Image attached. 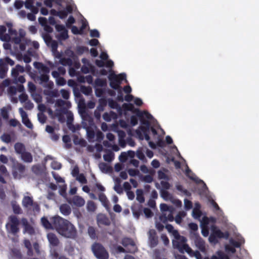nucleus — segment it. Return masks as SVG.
<instances>
[{"mask_svg":"<svg viewBox=\"0 0 259 259\" xmlns=\"http://www.w3.org/2000/svg\"><path fill=\"white\" fill-rule=\"evenodd\" d=\"M53 225L57 232L67 238H75L77 231L75 227L68 220L59 216L53 218Z\"/></svg>","mask_w":259,"mask_h":259,"instance_id":"1","label":"nucleus"},{"mask_svg":"<svg viewBox=\"0 0 259 259\" xmlns=\"http://www.w3.org/2000/svg\"><path fill=\"white\" fill-rule=\"evenodd\" d=\"M165 228L169 233H171L174 237V239L172 240V246L174 248L178 249L181 253L186 251L190 254L193 251L189 246L186 244L187 241L186 238L180 235L178 231L175 230L171 225L166 224Z\"/></svg>","mask_w":259,"mask_h":259,"instance_id":"2","label":"nucleus"},{"mask_svg":"<svg viewBox=\"0 0 259 259\" xmlns=\"http://www.w3.org/2000/svg\"><path fill=\"white\" fill-rule=\"evenodd\" d=\"M137 113L136 115L139 118L140 122L142 125L140 126V129L143 134L148 133L149 132L150 123V122L144 118L150 119L152 117L151 115L147 111L142 112L139 109H136Z\"/></svg>","mask_w":259,"mask_h":259,"instance_id":"3","label":"nucleus"},{"mask_svg":"<svg viewBox=\"0 0 259 259\" xmlns=\"http://www.w3.org/2000/svg\"><path fill=\"white\" fill-rule=\"evenodd\" d=\"M20 221L15 215H11L8 218V222L6 225V228L8 233L15 236L20 231Z\"/></svg>","mask_w":259,"mask_h":259,"instance_id":"4","label":"nucleus"},{"mask_svg":"<svg viewBox=\"0 0 259 259\" xmlns=\"http://www.w3.org/2000/svg\"><path fill=\"white\" fill-rule=\"evenodd\" d=\"M49 74V73L42 72L39 76L32 74L31 75V77L35 82L38 83L44 87L51 89L54 84L52 81H49L50 76Z\"/></svg>","mask_w":259,"mask_h":259,"instance_id":"5","label":"nucleus"},{"mask_svg":"<svg viewBox=\"0 0 259 259\" xmlns=\"http://www.w3.org/2000/svg\"><path fill=\"white\" fill-rule=\"evenodd\" d=\"M92 250L98 259H108L109 253L101 243H94L92 246Z\"/></svg>","mask_w":259,"mask_h":259,"instance_id":"6","label":"nucleus"},{"mask_svg":"<svg viewBox=\"0 0 259 259\" xmlns=\"http://www.w3.org/2000/svg\"><path fill=\"white\" fill-rule=\"evenodd\" d=\"M14 61L9 57L0 59V78H4L8 71V65L13 66Z\"/></svg>","mask_w":259,"mask_h":259,"instance_id":"7","label":"nucleus"},{"mask_svg":"<svg viewBox=\"0 0 259 259\" xmlns=\"http://www.w3.org/2000/svg\"><path fill=\"white\" fill-rule=\"evenodd\" d=\"M190 239L193 240L196 246L202 252L205 251V244L204 241L199 236L198 233H193Z\"/></svg>","mask_w":259,"mask_h":259,"instance_id":"8","label":"nucleus"},{"mask_svg":"<svg viewBox=\"0 0 259 259\" xmlns=\"http://www.w3.org/2000/svg\"><path fill=\"white\" fill-rule=\"evenodd\" d=\"M42 37L47 46L51 47L52 52H57L58 46L57 41L53 40L51 36L48 33H42Z\"/></svg>","mask_w":259,"mask_h":259,"instance_id":"9","label":"nucleus"},{"mask_svg":"<svg viewBox=\"0 0 259 259\" xmlns=\"http://www.w3.org/2000/svg\"><path fill=\"white\" fill-rule=\"evenodd\" d=\"M25 170V166L18 162L14 163L13 165L12 174L15 178H20Z\"/></svg>","mask_w":259,"mask_h":259,"instance_id":"10","label":"nucleus"},{"mask_svg":"<svg viewBox=\"0 0 259 259\" xmlns=\"http://www.w3.org/2000/svg\"><path fill=\"white\" fill-rule=\"evenodd\" d=\"M108 79L110 81V86L114 90H119L121 89L120 82L116 76V74L113 71H111L109 75Z\"/></svg>","mask_w":259,"mask_h":259,"instance_id":"11","label":"nucleus"},{"mask_svg":"<svg viewBox=\"0 0 259 259\" xmlns=\"http://www.w3.org/2000/svg\"><path fill=\"white\" fill-rule=\"evenodd\" d=\"M185 174L190 180L193 181L196 184H202L203 188H206L207 186L206 184L201 179L197 177L192 172L191 170L187 165V169L186 170Z\"/></svg>","mask_w":259,"mask_h":259,"instance_id":"12","label":"nucleus"},{"mask_svg":"<svg viewBox=\"0 0 259 259\" xmlns=\"http://www.w3.org/2000/svg\"><path fill=\"white\" fill-rule=\"evenodd\" d=\"M67 202L71 205L77 207H81L85 204L84 199L78 195L74 196L72 198L68 199Z\"/></svg>","mask_w":259,"mask_h":259,"instance_id":"13","label":"nucleus"},{"mask_svg":"<svg viewBox=\"0 0 259 259\" xmlns=\"http://www.w3.org/2000/svg\"><path fill=\"white\" fill-rule=\"evenodd\" d=\"M149 239L151 247L156 246L158 243V237L156 235V232L155 230L151 229L149 232Z\"/></svg>","mask_w":259,"mask_h":259,"instance_id":"14","label":"nucleus"},{"mask_svg":"<svg viewBox=\"0 0 259 259\" xmlns=\"http://www.w3.org/2000/svg\"><path fill=\"white\" fill-rule=\"evenodd\" d=\"M21 222L24 227L25 232L30 235L33 234L34 233V230L33 228L29 224L26 219L22 218Z\"/></svg>","mask_w":259,"mask_h":259,"instance_id":"15","label":"nucleus"},{"mask_svg":"<svg viewBox=\"0 0 259 259\" xmlns=\"http://www.w3.org/2000/svg\"><path fill=\"white\" fill-rule=\"evenodd\" d=\"M33 0H26L25 7L27 9H29L33 14H37L38 12V9L33 5Z\"/></svg>","mask_w":259,"mask_h":259,"instance_id":"16","label":"nucleus"},{"mask_svg":"<svg viewBox=\"0 0 259 259\" xmlns=\"http://www.w3.org/2000/svg\"><path fill=\"white\" fill-rule=\"evenodd\" d=\"M33 66L35 68L40 70L43 73H50V68L42 63L34 62Z\"/></svg>","mask_w":259,"mask_h":259,"instance_id":"17","label":"nucleus"},{"mask_svg":"<svg viewBox=\"0 0 259 259\" xmlns=\"http://www.w3.org/2000/svg\"><path fill=\"white\" fill-rule=\"evenodd\" d=\"M21 159L26 163H31L33 161V156L31 153L25 151L21 154Z\"/></svg>","mask_w":259,"mask_h":259,"instance_id":"18","label":"nucleus"},{"mask_svg":"<svg viewBox=\"0 0 259 259\" xmlns=\"http://www.w3.org/2000/svg\"><path fill=\"white\" fill-rule=\"evenodd\" d=\"M33 202L32 197L27 196L23 197L22 204L24 207L28 208L32 205Z\"/></svg>","mask_w":259,"mask_h":259,"instance_id":"19","label":"nucleus"},{"mask_svg":"<svg viewBox=\"0 0 259 259\" xmlns=\"http://www.w3.org/2000/svg\"><path fill=\"white\" fill-rule=\"evenodd\" d=\"M14 149L16 153L20 155L26 151L25 145L23 143L20 142H17L15 144Z\"/></svg>","mask_w":259,"mask_h":259,"instance_id":"20","label":"nucleus"},{"mask_svg":"<svg viewBox=\"0 0 259 259\" xmlns=\"http://www.w3.org/2000/svg\"><path fill=\"white\" fill-rule=\"evenodd\" d=\"M48 238L51 245L54 246L58 245L59 241L57 236L53 233H50L48 235Z\"/></svg>","mask_w":259,"mask_h":259,"instance_id":"21","label":"nucleus"},{"mask_svg":"<svg viewBox=\"0 0 259 259\" xmlns=\"http://www.w3.org/2000/svg\"><path fill=\"white\" fill-rule=\"evenodd\" d=\"M7 30V28L4 25H0V39L3 41H8L10 39V36L5 34Z\"/></svg>","mask_w":259,"mask_h":259,"instance_id":"22","label":"nucleus"},{"mask_svg":"<svg viewBox=\"0 0 259 259\" xmlns=\"http://www.w3.org/2000/svg\"><path fill=\"white\" fill-rule=\"evenodd\" d=\"M212 232L218 238H226L227 239L229 237V234L228 232L225 233L223 232L219 229L213 230Z\"/></svg>","mask_w":259,"mask_h":259,"instance_id":"23","label":"nucleus"},{"mask_svg":"<svg viewBox=\"0 0 259 259\" xmlns=\"http://www.w3.org/2000/svg\"><path fill=\"white\" fill-rule=\"evenodd\" d=\"M11 205L13 209V212L16 214H20L22 213V210L20 205L17 203L16 201H13L11 202Z\"/></svg>","mask_w":259,"mask_h":259,"instance_id":"24","label":"nucleus"},{"mask_svg":"<svg viewBox=\"0 0 259 259\" xmlns=\"http://www.w3.org/2000/svg\"><path fill=\"white\" fill-rule=\"evenodd\" d=\"M60 210L61 213L65 215H69L71 212L70 206L66 204L61 205L60 207Z\"/></svg>","mask_w":259,"mask_h":259,"instance_id":"25","label":"nucleus"},{"mask_svg":"<svg viewBox=\"0 0 259 259\" xmlns=\"http://www.w3.org/2000/svg\"><path fill=\"white\" fill-rule=\"evenodd\" d=\"M98 223L100 224L109 226L110 222L109 219L105 215H102L98 218Z\"/></svg>","mask_w":259,"mask_h":259,"instance_id":"26","label":"nucleus"},{"mask_svg":"<svg viewBox=\"0 0 259 259\" xmlns=\"http://www.w3.org/2000/svg\"><path fill=\"white\" fill-rule=\"evenodd\" d=\"M41 222L42 226L46 229H51L53 228V224H52L48 220V219L45 217L41 219Z\"/></svg>","mask_w":259,"mask_h":259,"instance_id":"27","label":"nucleus"},{"mask_svg":"<svg viewBox=\"0 0 259 259\" xmlns=\"http://www.w3.org/2000/svg\"><path fill=\"white\" fill-rule=\"evenodd\" d=\"M62 140L65 143V147L69 149L71 147V139L69 135H66L63 136Z\"/></svg>","mask_w":259,"mask_h":259,"instance_id":"28","label":"nucleus"},{"mask_svg":"<svg viewBox=\"0 0 259 259\" xmlns=\"http://www.w3.org/2000/svg\"><path fill=\"white\" fill-rule=\"evenodd\" d=\"M132 211L133 213V215L136 219H138L140 217L141 214L143 212V207L142 205H140L138 209H136L135 208H132Z\"/></svg>","mask_w":259,"mask_h":259,"instance_id":"29","label":"nucleus"},{"mask_svg":"<svg viewBox=\"0 0 259 259\" xmlns=\"http://www.w3.org/2000/svg\"><path fill=\"white\" fill-rule=\"evenodd\" d=\"M217 254L218 256L212 255L211 259H230L229 257L222 251H218Z\"/></svg>","mask_w":259,"mask_h":259,"instance_id":"30","label":"nucleus"},{"mask_svg":"<svg viewBox=\"0 0 259 259\" xmlns=\"http://www.w3.org/2000/svg\"><path fill=\"white\" fill-rule=\"evenodd\" d=\"M137 200L140 203H143L145 201V198L143 195V191L142 189H137L136 191Z\"/></svg>","mask_w":259,"mask_h":259,"instance_id":"31","label":"nucleus"},{"mask_svg":"<svg viewBox=\"0 0 259 259\" xmlns=\"http://www.w3.org/2000/svg\"><path fill=\"white\" fill-rule=\"evenodd\" d=\"M87 208L88 211L90 212H94L97 208V206L94 201L90 200L87 202Z\"/></svg>","mask_w":259,"mask_h":259,"instance_id":"32","label":"nucleus"},{"mask_svg":"<svg viewBox=\"0 0 259 259\" xmlns=\"http://www.w3.org/2000/svg\"><path fill=\"white\" fill-rule=\"evenodd\" d=\"M88 233L91 238L96 239L97 238L96 235V231L94 227L92 226L89 227L88 229Z\"/></svg>","mask_w":259,"mask_h":259,"instance_id":"33","label":"nucleus"},{"mask_svg":"<svg viewBox=\"0 0 259 259\" xmlns=\"http://www.w3.org/2000/svg\"><path fill=\"white\" fill-rule=\"evenodd\" d=\"M121 244L124 247H126L128 245L133 246L135 245L133 240L127 237L123 238L121 240Z\"/></svg>","mask_w":259,"mask_h":259,"instance_id":"34","label":"nucleus"},{"mask_svg":"<svg viewBox=\"0 0 259 259\" xmlns=\"http://www.w3.org/2000/svg\"><path fill=\"white\" fill-rule=\"evenodd\" d=\"M123 108L125 111H132L136 114V109L135 108L134 106L131 103H124L122 105Z\"/></svg>","mask_w":259,"mask_h":259,"instance_id":"35","label":"nucleus"},{"mask_svg":"<svg viewBox=\"0 0 259 259\" xmlns=\"http://www.w3.org/2000/svg\"><path fill=\"white\" fill-rule=\"evenodd\" d=\"M189 227L190 229V238H191V235L193 233H198L197 231L198 230V225L194 223H191L189 224Z\"/></svg>","mask_w":259,"mask_h":259,"instance_id":"36","label":"nucleus"},{"mask_svg":"<svg viewBox=\"0 0 259 259\" xmlns=\"http://www.w3.org/2000/svg\"><path fill=\"white\" fill-rule=\"evenodd\" d=\"M80 91L85 95H90L92 92V88L90 87L82 85L80 87Z\"/></svg>","mask_w":259,"mask_h":259,"instance_id":"37","label":"nucleus"},{"mask_svg":"<svg viewBox=\"0 0 259 259\" xmlns=\"http://www.w3.org/2000/svg\"><path fill=\"white\" fill-rule=\"evenodd\" d=\"M99 200L102 202L104 206L106 208H108V201L105 194H100L99 196Z\"/></svg>","mask_w":259,"mask_h":259,"instance_id":"38","label":"nucleus"},{"mask_svg":"<svg viewBox=\"0 0 259 259\" xmlns=\"http://www.w3.org/2000/svg\"><path fill=\"white\" fill-rule=\"evenodd\" d=\"M73 143L75 145H80L81 146H84L85 141L82 139H79L77 136H74L73 137Z\"/></svg>","mask_w":259,"mask_h":259,"instance_id":"39","label":"nucleus"},{"mask_svg":"<svg viewBox=\"0 0 259 259\" xmlns=\"http://www.w3.org/2000/svg\"><path fill=\"white\" fill-rule=\"evenodd\" d=\"M60 63L64 65H71L72 64V60L69 58H62L60 59Z\"/></svg>","mask_w":259,"mask_h":259,"instance_id":"40","label":"nucleus"},{"mask_svg":"<svg viewBox=\"0 0 259 259\" xmlns=\"http://www.w3.org/2000/svg\"><path fill=\"white\" fill-rule=\"evenodd\" d=\"M95 84L97 86L103 87L106 85L107 82L105 79L97 78L95 80Z\"/></svg>","mask_w":259,"mask_h":259,"instance_id":"41","label":"nucleus"},{"mask_svg":"<svg viewBox=\"0 0 259 259\" xmlns=\"http://www.w3.org/2000/svg\"><path fill=\"white\" fill-rule=\"evenodd\" d=\"M23 123L28 128L32 129L33 128V124L30 121L28 116L22 119Z\"/></svg>","mask_w":259,"mask_h":259,"instance_id":"42","label":"nucleus"},{"mask_svg":"<svg viewBox=\"0 0 259 259\" xmlns=\"http://www.w3.org/2000/svg\"><path fill=\"white\" fill-rule=\"evenodd\" d=\"M33 99L37 103H39L42 101V97L40 95L37 93L31 94Z\"/></svg>","mask_w":259,"mask_h":259,"instance_id":"43","label":"nucleus"},{"mask_svg":"<svg viewBox=\"0 0 259 259\" xmlns=\"http://www.w3.org/2000/svg\"><path fill=\"white\" fill-rule=\"evenodd\" d=\"M69 37L68 30H65L63 32H60L58 38L60 40H66Z\"/></svg>","mask_w":259,"mask_h":259,"instance_id":"44","label":"nucleus"},{"mask_svg":"<svg viewBox=\"0 0 259 259\" xmlns=\"http://www.w3.org/2000/svg\"><path fill=\"white\" fill-rule=\"evenodd\" d=\"M113 154L112 152L105 154L103 155V158L105 161L111 162L113 159Z\"/></svg>","mask_w":259,"mask_h":259,"instance_id":"45","label":"nucleus"},{"mask_svg":"<svg viewBox=\"0 0 259 259\" xmlns=\"http://www.w3.org/2000/svg\"><path fill=\"white\" fill-rule=\"evenodd\" d=\"M176 188L178 191L183 193L185 195L187 196L190 195V193L187 190L184 189L182 185H177L176 186Z\"/></svg>","mask_w":259,"mask_h":259,"instance_id":"46","label":"nucleus"},{"mask_svg":"<svg viewBox=\"0 0 259 259\" xmlns=\"http://www.w3.org/2000/svg\"><path fill=\"white\" fill-rule=\"evenodd\" d=\"M1 138L3 142L6 143H9L11 141V137L10 135L7 134H3L1 136Z\"/></svg>","mask_w":259,"mask_h":259,"instance_id":"47","label":"nucleus"},{"mask_svg":"<svg viewBox=\"0 0 259 259\" xmlns=\"http://www.w3.org/2000/svg\"><path fill=\"white\" fill-rule=\"evenodd\" d=\"M38 121L41 123H45L47 120V116L42 113H38L37 114Z\"/></svg>","mask_w":259,"mask_h":259,"instance_id":"48","label":"nucleus"},{"mask_svg":"<svg viewBox=\"0 0 259 259\" xmlns=\"http://www.w3.org/2000/svg\"><path fill=\"white\" fill-rule=\"evenodd\" d=\"M143 212L147 218H151L153 215L152 211L149 208H144L143 209Z\"/></svg>","mask_w":259,"mask_h":259,"instance_id":"49","label":"nucleus"},{"mask_svg":"<svg viewBox=\"0 0 259 259\" xmlns=\"http://www.w3.org/2000/svg\"><path fill=\"white\" fill-rule=\"evenodd\" d=\"M1 114L4 119H7L9 118L8 111L6 107H3L1 109Z\"/></svg>","mask_w":259,"mask_h":259,"instance_id":"50","label":"nucleus"},{"mask_svg":"<svg viewBox=\"0 0 259 259\" xmlns=\"http://www.w3.org/2000/svg\"><path fill=\"white\" fill-rule=\"evenodd\" d=\"M75 20L72 16H70L66 22V26L67 28H70L72 26V24L74 23Z\"/></svg>","mask_w":259,"mask_h":259,"instance_id":"51","label":"nucleus"},{"mask_svg":"<svg viewBox=\"0 0 259 259\" xmlns=\"http://www.w3.org/2000/svg\"><path fill=\"white\" fill-rule=\"evenodd\" d=\"M28 89L29 92L32 94L35 92L36 88L33 82L29 81L28 83Z\"/></svg>","mask_w":259,"mask_h":259,"instance_id":"52","label":"nucleus"},{"mask_svg":"<svg viewBox=\"0 0 259 259\" xmlns=\"http://www.w3.org/2000/svg\"><path fill=\"white\" fill-rule=\"evenodd\" d=\"M60 93L61 94L62 97L64 99L67 100L69 99L70 96V94L68 91L65 90V89H62L60 91Z\"/></svg>","mask_w":259,"mask_h":259,"instance_id":"53","label":"nucleus"},{"mask_svg":"<svg viewBox=\"0 0 259 259\" xmlns=\"http://www.w3.org/2000/svg\"><path fill=\"white\" fill-rule=\"evenodd\" d=\"M51 167L54 169L59 170L61 168L62 165L60 163L54 161L51 163Z\"/></svg>","mask_w":259,"mask_h":259,"instance_id":"54","label":"nucleus"},{"mask_svg":"<svg viewBox=\"0 0 259 259\" xmlns=\"http://www.w3.org/2000/svg\"><path fill=\"white\" fill-rule=\"evenodd\" d=\"M52 175L57 183H64V180L59 175L52 172Z\"/></svg>","mask_w":259,"mask_h":259,"instance_id":"55","label":"nucleus"},{"mask_svg":"<svg viewBox=\"0 0 259 259\" xmlns=\"http://www.w3.org/2000/svg\"><path fill=\"white\" fill-rule=\"evenodd\" d=\"M209 241L210 243H213L214 244L218 243V238L215 236V235L214 234V233L212 232V233L210 234L209 238H208Z\"/></svg>","mask_w":259,"mask_h":259,"instance_id":"56","label":"nucleus"},{"mask_svg":"<svg viewBox=\"0 0 259 259\" xmlns=\"http://www.w3.org/2000/svg\"><path fill=\"white\" fill-rule=\"evenodd\" d=\"M76 179L81 184H86L87 183V180L82 174H79Z\"/></svg>","mask_w":259,"mask_h":259,"instance_id":"57","label":"nucleus"},{"mask_svg":"<svg viewBox=\"0 0 259 259\" xmlns=\"http://www.w3.org/2000/svg\"><path fill=\"white\" fill-rule=\"evenodd\" d=\"M8 93L11 95H14L16 94L17 89L14 86L9 87L7 90Z\"/></svg>","mask_w":259,"mask_h":259,"instance_id":"58","label":"nucleus"},{"mask_svg":"<svg viewBox=\"0 0 259 259\" xmlns=\"http://www.w3.org/2000/svg\"><path fill=\"white\" fill-rule=\"evenodd\" d=\"M99 106L98 107V109L99 110L103 111V107L106 105L107 102L105 99H100L99 100Z\"/></svg>","mask_w":259,"mask_h":259,"instance_id":"59","label":"nucleus"},{"mask_svg":"<svg viewBox=\"0 0 259 259\" xmlns=\"http://www.w3.org/2000/svg\"><path fill=\"white\" fill-rule=\"evenodd\" d=\"M34 107L33 104L29 100L25 102L24 108L26 110H31Z\"/></svg>","mask_w":259,"mask_h":259,"instance_id":"60","label":"nucleus"},{"mask_svg":"<svg viewBox=\"0 0 259 259\" xmlns=\"http://www.w3.org/2000/svg\"><path fill=\"white\" fill-rule=\"evenodd\" d=\"M184 205L186 209L188 210L192 207V203L187 199L184 200Z\"/></svg>","mask_w":259,"mask_h":259,"instance_id":"61","label":"nucleus"},{"mask_svg":"<svg viewBox=\"0 0 259 259\" xmlns=\"http://www.w3.org/2000/svg\"><path fill=\"white\" fill-rule=\"evenodd\" d=\"M71 31L74 34H82L81 30H80L76 26H72L71 27Z\"/></svg>","mask_w":259,"mask_h":259,"instance_id":"62","label":"nucleus"},{"mask_svg":"<svg viewBox=\"0 0 259 259\" xmlns=\"http://www.w3.org/2000/svg\"><path fill=\"white\" fill-rule=\"evenodd\" d=\"M159 220L163 224H166L168 222L166 213L165 212H162L159 216Z\"/></svg>","mask_w":259,"mask_h":259,"instance_id":"63","label":"nucleus"},{"mask_svg":"<svg viewBox=\"0 0 259 259\" xmlns=\"http://www.w3.org/2000/svg\"><path fill=\"white\" fill-rule=\"evenodd\" d=\"M128 173L130 176L135 177L139 174V171L136 169L130 168L128 170Z\"/></svg>","mask_w":259,"mask_h":259,"instance_id":"64","label":"nucleus"}]
</instances>
